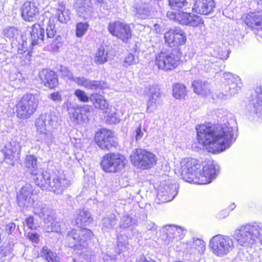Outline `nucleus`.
<instances>
[{"instance_id": "nucleus-54", "label": "nucleus", "mask_w": 262, "mask_h": 262, "mask_svg": "<svg viewBox=\"0 0 262 262\" xmlns=\"http://www.w3.org/2000/svg\"><path fill=\"white\" fill-rule=\"evenodd\" d=\"M186 0H169V5L171 9L182 8L186 3Z\"/></svg>"}, {"instance_id": "nucleus-52", "label": "nucleus", "mask_w": 262, "mask_h": 262, "mask_svg": "<svg viewBox=\"0 0 262 262\" xmlns=\"http://www.w3.org/2000/svg\"><path fill=\"white\" fill-rule=\"evenodd\" d=\"M74 95L81 102H88L89 101V98L85 92L80 89L76 90L74 92Z\"/></svg>"}, {"instance_id": "nucleus-32", "label": "nucleus", "mask_w": 262, "mask_h": 262, "mask_svg": "<svg viewBox=\"0 0 262 262\" xmlns=\"http://www.w3.org/2000/svg\"><path fill=\"white\" fill-rule=\"evenodd\" d=\"M25 166L31 171L33 179L35 182V178L37 177L38 174L40 172H44L42 169H38L37 167V159L33 155H28L26 157L25 160Z\"/></svg>"}, {"instance_id": "nucleus-58", "label": "nucleus", "mask_w": 262, "mask_h": 262, "mask_svg": "<svg viewBox=\"0 0 262 262\" xmlns=\"http://www.w3.org/2000/svg\"><path fill=\"white\" fill-rule=\"evenodd\" d=\"M247 259L249 262H260V259L259 256L257 252H254L251 254H249L247 256Z\"/></svg>"}, {"instance_id": "nucleus-20", "label": "nucleus", "mask_w": 262, "mask_h": 262, "mask_svg": "<svg viewBox=\"0 0 262 262\" xmlns=\"http://www.w3.org/2000/svg\"><path fill=\"white\" fill-rule=\"evenodd\" d=\"M177 189L176 184L161 182L158 189L157 198L162 203L171 201L177 194Z\"/></svg>"}, {"instance_id": "nucleus-53", "label": "nucleus", "mask_w": 262, "mask_h": 262, "mask_svg": "<svg viewBox=\"0 0 262 262\" xmlns=\"http://www.w3.org/2000/svg\"><path fill=\"white\" fill-rule=\"evenodd\" d=\"M59 71L63 77L73 81V78L75 77H73L72 72L67 67L60 66Z\"/></svg>"}, {"instance_id": "nucleus-39", "label": "nucleus", "mask_w": 262, "mask_h": 262, "mask_svg": "<svg viewBox=\"0 0 262 262\" xmlns=\"http://www.w3.org/2000/svg\"><path fill=\"white\" fill-rule=\"evenodd\" d=\"M117 224V220L114 214H110L108 217H105L102 220V229L105 231H108L112 229Z\"/></svg>"}, {"instance_id": "nucleus-21", "label": "nucleus", "mask_w": 262, "mask_h": 262, "mask_svg": "<svg viewBox=\"0 0 262 262\" xmlns=\"http://www.w3.org/2000/svg\"><path fill=\"white\" fill-rule=\"evenodd\" d=\"M164 39L170 47L182 45L186 40L184 32L178 27L170 29L166 32L164 34Z\"/></svg>"}, {"instance_id": "nucleus-18", "label": "nucleus", "mask_w": 262, "mask_h": 262, "mask_svg": "<svg viewBox=\"0 0 262 262\" xmlns=\"http://www.w3.org/2000/svg\"><path fill=\"white\" fill-rule=\"evenodd\" d=\"M252 97L246 106V112L249 115L259 117L262 115V86L256 88Z\"/></svg>"}, {"instance_id": "nucleus-16", "label": "nucleus", "mask_w": 262, "mask_h": 262, "mask_svg": "<svg viewBox=\"0 0 262 262\" xmlns=\"http://www.w3.org/2000/svg\"><path fill=\"white\" fill-rule=\"evenodd\" d=\"M130 26L131 24L115 21L109 23L108 30L113 36L126 42L132 36Z\"/></svg>"}, {"instance_id": "nucleus-59", "label": "nucleus", "mask_w": 262, "mask_h": 262, "mask_svg": "<svg viewBox=\"0 0 262 262\" xmlns=\"http://www.w3.org/2000/svg\"><path fill=\"white\" fill-rule=\"evenodd\" d=\"M48 98L56 103H59L61 100V97L59 92H55L49 95Z\"/></svg>"}, {"instance_id": "nucleus-42", "label": "nucleus", "mask_w": 262, "mask_h": 262, "mask_svg": "<svg viewBox=\"0 0 262 262\" xmlns=\"http://www.w3.org/2000/svg\"><path fill=\"white\" fill-rule=\"evenodd\" d=\"M104 118L106 122L109 124H116L119 123L120 119L117 116L115 110L108 108L105 112Z\"/></svg>"}, {"instance_id": "nucleus-14", "label": "nucleus", "mask_w": 262, "mask_h": 262, "mask_svg": "<svg viewBox=\"0 0 262 262\" xmlns=\"http://www.w3.org/2000/svg\"><path fill=\"white\" fill-rule=\"evenodd\" d=\"M186 230L182 227L174 225H168L163 227L161 239L167 245L171 246L181 240L184 236Z\"/></svg>"}, {"instance_id": "nucleus-29", "label": "nucleus", "mask_w": 262, "mask_h": 262, "mask_svg": "<svg viewBox=\"0 0 262 262\" xmlns=\"http://www.w3.org/2000/svg\"><path fill=\"white\" fill-rule=\"evenodd\" d=\"M20 147L18 145L16 146L10 142L6 145L3 149L5 159L4 161L7 164L13 166L14 164L15 155L19 150Z\"/></svg>"}, {"instance_id": "nucleus-46", "label": "nucleus", "mask_w": 262, "mask_h": 262, "mask_svg": "<svg viewBox=\"0 0 262 262\" xmlns=\"http://www.w3.org/2000/svg\"><path fill=\"white\" fill-rule=\"evenodd\" d=\"M85 115H83L81 113V110L79 108H77L74 110V111L70 115V118L73 121L76 122L78 124H82L84 121V120L86 118H84Z\"/></svg>"}, {"instance_id": "nucleus-62", "label": "nucleus", "mask_w": 262, "mask_h": 262, "mask_svg": "<svg viewBox=\"0 0 262 262\" xmlns=\"http://www.w3.org/2000/svg\"><path fill=\"white\" fill-rule=\"evenodd\" d=\"M178 12L176 13L173 11H168L167 13V16L171 20H176L178 21Z\"/></svg>"}, {"instance_id": "nucleus-26", "label": "nucleus", "mask_w": 262, "mask_h": 262, "mask_svg": "<svg viewBox=\"0 0 262 262\" xmlns=\"http://www.w3.org/2000/svg\"><path fill=\"white\" fill-rule=\"evenodd\" d=\"M223 78L228 80L230 95H234L239 92L243 86V83L238 76L230 72H225L223 74Z\"/></svg>"}, {"instance_id": "nucleus-6", "label": "nucleus", "mask_w": 262, "mask_h": 262, "mask_svg": "<svg viewBox=\"0 0 262 262\" xmlns=\"http://www.w3.org/2000/svg\"><path fill=\"white\" fill-rule=\"evenodd\" d=\"M94 236L93 233L87 228L72 229L66 237V241L69 247L73 248L76 253L81 255L88 251V242Z\"/></svg>"}, {"instance_id": "nucleus-40", "label": "nucleus", "mask_w": 262, "mask_h": 262, "mask_svg": "<svg viewBox=\"0 0 262 262\" xmlns=\"http://www.w3.org/2000/svg\"><path fill=\"white\" fill-rule=\"evenodd\" d=\"M107 52L103 47H100L96 53L95 61L97 64H101L107 61Z\"/></svg>"}, {"instance_id": "nucleus-7", "label": "nucleus", "mask_w": 262, "mask_h": 262, "mask_svg": "<svg viewBox=\"0 0 262 262\" xmlns=\"http://www.w3.org/2000/svg\"><path fill=\"white\" fill-rule=\"evenodd\" d=\"M57 122V117L54 113L48 112L41 114L35 121L37 132L44 135V141L50 146L53 141V130Z\"/></svg>"}, {"instance_id": "nucleus-56", "label": "nucleus", "mask_w": 262, "mask_h": 262, "mask_svg": "<svg viewBox=\"0 0 262 262\" xmlns=\"http://www.w3.org/2000/svg\"><path fill=\"white\" fill-rule=\"evenodd\" d=\"M27 237L33 244H38L39 241V234L33 232H29Z\"/></svg>"}, {"instance_id": "nucleus-38", "label": "nucleus", "mask_w": 262, "mask_h": 262, "mask_svg": "<svg viewBox=\"0 0 262 262\" xmlns=\"http://www.w3.org/2000/svg\"><path fill=\"white\" fill-rule=\"evenodd\" d=\"M173 96L176 99H182L186 95L185 86L181 83H176L173 85Z\"/></svg>"}, {"instance_id": "nucleus-60", "label": "nucleus", "mask_w": 262, "mask_h": 262, "mask_svg": "<svg viewBox=\"0 0 262 262\" xmlns=\"http://www.w3.org/2000/svg\"><path fill=\"white\" fill-rule=\"evenodd\" d=\"M15 224L13 222H11L6 226L5 231L8 234H11L15 230Z\"/></svg>"}, {"instance_id": "nucleus-47", "label": "nucleus", "mask_w": 262, "mask_h": 262, "mask_svg": "<svg viewBox=\"0 0 262 262\" xmlns=\"http://www.w3.org/2000/svg\"><path fill=\"white\" fill-rule=\"evenodd\" d=\"M3 34L5 38L11 40L18 35V30L15 27H8L3 29Z\"/></svg>"}, {"instance_id": "nucleus-3", "label": "nucleus", "mask_w": 262, "mask_h": 262, "mask_svg": "<svg viewBox=\"0 0 262 262\" xmlns=\"http://www.w3.org/2000/svg\"><path fill=\"white\" fill-rule=\"evenodd\" d=\"M262 232V226L257 223H246L239 226L234 231L233 238L237 246L251 247L259 240Z\"/></svg>"}, {"instance_id": "nucleus-24", "label": "nucleus", "mask_w": 262, "mask_h": 262, "mask_svg": "<svg viewBox=\"0 0 262 262\" xmlns=\"http://www.w3.org/2000/svg\"><path fill=\"white\" fill-rule=\"evenodd\" d=\"M215 7L214 0H196L192 11L200 14L208 15L213 12Z\"/></svg>"}, {"instance_id": "nucleus-35", "label": "nucleus", "mask_w": 262, "mask_h": 262, "mask_svg": "<svg viewBox=\"0 0 262 262\" xmlns=\"http://www.w3.org/2000/svg\"><path fill=\"white\" fill-rule=\"evenodd\" d=\"M137 224V220L128 214H123L119 222V227L125 229L133 227Z\"/></svg>"}, {"instance_id": "nucleus-45", "label": "nucleus", "mask_w": 262, "mask_h": 262, "mask_svg": "<svg viewBox=\"0 0 262 262\" xmlns=\"http://www.w3.org/2000/svg\"><path fill=\"white\" fill-rule=\"evenodd\" d=\"M89 24L87 22H79L76 26V36L80 38L87 32Z\"/></svg>"}, {"instance_id": "nucleus-11", "label": "nucleus", "mask_w": 262, "mask_h": 262, "mask_svg": "<svg viewBox=\"0 0 262 262\" xmlns=\"http://www.w3.org/2000/svg\"><path fill=\"white\" fill-rule=\"evenodd\" d=\"M133 164L142 169H148L157 163V158L155 155L141 148L133 150L130 156Z\"/></svg>"}, {"instance_id": "nucleus-28", "label": "nucleus", "mask_w": 262, "mask_h": 262, "mask_svg": "<svg viewBox=\"0 0 262 262\" xmlns=\"http://www.w3.org/2000/svg\"><path fill=\"white\" fill-rule=\"evenodd\" d=\"M40 78L45 86L53 89L58 84V79L55 72L53 71L43 70L40 73Z\"/></svg>"}, {"instance_id": "nucleus-55", "label": "nucleus", "mask_w": 262, "mask_h": 262, "mask_svg": "<svg viewBox=\"0 0 262 262\" xmlns=\"http://www.w3.org/2000/svg\"><path fill=\"white\" fill-rule=\"evenodd\" d=\"M191 13L182 11L178 12V21L182 25H185L188 23V19Z\"/></svg>"}, {"instance_id": "nucleus-34", "label": "nucleus", "mask_w": 262, "mask_h": 262, "mask_svg": "<svg viewBox=\"0 0 262 262\" xmlns=\"http://www.w3.org/2000/svg\"><path fill=\"white\" fill-rule=\"evenodd\" d=\"M193 91L198 95L207 96L210 94L209 84L201 80H194L192 83Z\"/></svg>"}, {"instance_id": "nucleus-4", "label": "nucleus", "mask_w": 262, "mask_h": 262, "mask_svg": "<svg viewBox=\"0 0 262 262\" xmlns=\"http://www.w3.org/2000/svg\"><path fill=\"white\" fill-rule=\"evenodd\" d=\"M35 179V184L42 190L49 189L57 194H61L70 186V181L64 176L50 174L41 171Z\"/></svg>"}, {"instance_id": "nucleus-22", "label": "nucleus", "mask_w": 262, "mask_h": 262, "mask_svg": "<svg viewBox=\"0 0 262 262\" xmlns=\"http://www.w3.org/2000/svg\"><path fill=\"white\" fill-rule=\"evenodd\" d=\"M159 91V88L157 85H150L145 88V92L148 96L147 102V113H152L157 110L160 97Z\"/></svg>"}, {"instance_id": "nucleus-43", "label": "nucleus", "mask_w": 262, "mask_h": 262, "mask_svg": "<svg viewBox=\"0 0 262 262\" xmlns=\"http://www.w3.org/2000/svg\"><path fill=\"white\" fill-rule=\"evenodd\" d=\"M57 15L58 20L61 23L66 24L71 19V13L65 7L62 8L61 9L57 10Z\"/></svg>"}, {"instance_id": "nucleus-49", "label": "nucleus", "mask_w": 262, "mask_h": 262, "mask_svg": "<svg viewBox=\"0 0 262 262\" xmlns=\"http://www.w3.org/2000/svg\"><path fill=\"white\" fill-rule=\"evenodd\" d=\"M139 62L138 57H135L133 54L129 53L124 58L123 66L124 67H128L130 66L135 65Z\"/></svg>"}, {"instance_id": "nucleus-12", "label": "nucleus", "mask_w": 262, "mask_h": 262, "mask_svg": "<svg viewBox=\"0 0 262 262\" xmlns=\"http://www.w3.org/2000/svg\"><path fill=\"white\" fill-rule=\"evenodd\" d=\"M180 57L176 51L172 52H163L156 55L155 64L160 70L165 71H171L179 64Z\"/></svg>"}, {"instance_id": "nucleus-2", "label": "nucleus", "mask_w": 262, "mask_h": 262, "mask_svg": "<svg viewBox=\"0 0 262 262\" xmlns=\"http://www.w3.org/2000/svg\"><path fill=\"white\" fill-rule=\"evenodd\" d=\"M219 171V166L213 161L205 162L203 165L196 159L184 158L176 173L185 181L207 184L214 180Z\"/></svg>"}, {"instance_id": "nucleus-64", "label": "nucleus", "mask_w": 262, "mask_h": 262, "mask_svg": "<svg viewBox=\"0 0 262 262\" xmlns=\"http://www.w3.org/2000/svg\"><path fill=\"white\" fill-rule=\"evenodd\" d=\"M216 97L221 100H224L227 98L228 95L227 94H224L222 93H219L218 94H216Z\"/></svg>"}, {"instance_id": "nucleus-41", "label": "nucleus", "mask_w": 262, "mask_h": 262, "mask_svg": "<svg viewBox=\"0 0 262 262\" xmlns=\"http://www.w3.org/2000/svg\"><path fill=\"white\" fill-rule=\"evenodd\" d=\"M135 15L141 19H146L150 16V12L146 5H142L135 8Z\"/></svg>"}, {"instance_id": "nucleus-57", "label": "nucleus", "mask_w": 262, "mask_h": 262, "mask_svg": "<svg viewBox=\"0 0 262 262\" xmlns=\"http://www.w3.org/2000/svg\"><path fill=\"white\" fill-rule=\"evenodd\" d=\"M25 225L31 230L36 229V225L34 223V217L33 216H29L25 219Z\"/></svg>"}, {"instance_id": "nucleus-51", "label": "nucleus", "mask_w": 262, "mask_h": 262, "mask_svg": "<svg viewBox=\"0 0 262 262\" xmlns=\"http://www.w3.org/2000/svg\"><path fill=\"white\" fill-rule=\"evenodd\" d=\"M56 32L53 20L50 19L46 28V35L48 38H52Z\"/></svg>"}, {"instance_id": "nucleus-9", "label": "nucleus", "mask_w": 262, "mask_h": 262, "mask_svg": "<svg viewBox=\"0 0 262 262\" xmlns=\"http://www.w3.org/2000/svg\"><path fill=\"white\" fill-rule=\"evenodd\" d=\"M38 100L36 95L26 93L16 100L15 104L17 116L19 119L29 118L36 110Z\"/></svg>"}, {"instance_id": "nucleus-10", "label": "nucleus", "mask_w": 262, "mask_h": 262, "mask_svg": "<svg viewBox=\"0 0 262 262\" xmlns=\"http://www.w3.org/2000/svg\"><path fill=\"white\" fill-rule=\"evenodd\" d=\"M33 212L35 214L42 218L45 224V229L47 232L60 231V226L58 222L55 221V214L49 207L42 203H37L33 206Z\"/></svg>"}, {"instance_id": "nucleus-37", "label": "nucleus", "mask_w": 262, "mask_h": 262, "mask_svg": "<svg viewBox=\"0 0 262 262\" xmlns=\"http://www.w3.org/2000/svg\"><path fill=\"white\" fill-rule=\"evenodd\" d=\"M92 100L96 108L101 110H106L108 108V104L103 96L95 94L92 95Z\"/></svg>"}, {"instance_id": "nucleus-30", "label": "nucleus", "mask_w": 262, "mask_h": 262, "mask_svg": "<svg viewBox=\"0 0 262 262\" xmlns=\"http://www.w3.org/2000/svg\"><path fill=\"white\" fill-rule=\"evenodd\" d=\"M75 220L76 225L79 227L87 226L93 221L91 214L84 209H79L76 211Z\"/></svg>"}, {"instance_id": "nucleus-44", "label": "nucleus", "mask_w": 262, "mask_h": 262, "mask_svg": "<svg viewBox=\"0 0 262 262\" xmlns=\"http://www.w3.org/2000/svg\"><path fill=\"white\" fill-rule=\"evenodd\" d=\"M21 42H19L18 47V52L19 54H23L24 53L28 51L29 49H31V47L34 46L31 45L30 39L28 41L27 38L25 36H21Z\"/></svg>"}, {"instance_id": "nucleus-50", "label": "nucleus", "mask_w": 262, "mask_h": 262, "mask_svg": "<svg viewBox=\"0 0 262 262\" xmlns=\"http://www.w3.org/2000/svg\"><path fill=\"white\" fill-rule=\"evenodd\" d=\"M143 229L145 232H149L150 233L155 234L157 232L158 226L154 222L147 221L144 224Z\"/></svg>"}, {"instance_id": "nucleus-48", "label": "nucleus", "mask_w": 262, "mask_h": 262, "mask_svg": "<svg viewBox=\"0 0 262 262\" xmlns=\"http://www.w3.org/2000/svg\"><path fill=\"white\" fill-rule=\"evenodd\" d=\"M188 23L185 25L191 27H198L203 23L202 18L201 16L196 15L194 14H191L188 19Z\"/></svg>"}, {"instance_id": "nucleus-36", "label": "nucleus", "mask_w": 262, "mask_h": 262, "mask_svg": "<svg viewBox=\"0 0 262 262\" xmlns=\"http://www.w3.org/2000/svg\"><path fill=\"white\" fill-rule=\"evenodd\" d=\"M40 255L46 259L48 262H60V258L57 254L51 251L47 247H42L40 251Z\"/></svg>"}, {"instance_id": "nucleus-17", "label": "nucleus", "mask_w": 262, "mask_h": 262, "mask_svg": "<svg viewBox=\"0 0 262 262\" xmlns=\"http://www.w3.org/2000/svg\"><path fill=\"white\" fill-rule=\"evenodd\" d=\"M243 19L248 27L257 30V39L262 42V10L249 13L243 16Z\"/></svg>"}, {"instance_id": "nucleus-23", "label": "nucleus", "mask_w": 262, "mask_h": 262, "mask_svg": "<svg viewBox=\"0 0 262 262\" xmlns=\"http://www.w3.org/2000/svg\"><path fill=\"white\" fill-rule=\"evenodd\" d=\"M21 15L25 21H33L36 19L39 9L33 2L26 1L20 8Z\"/></svg>"}, {"instance_id": "nucleus-5", "label": "nucleus", "mask_w": 262, "mask_h": 262, "mask_svg": "<svg viewBox=\"0 0 262 262\" xmlns=\"http://www.w3.org/2000/svg\"><path fill=\"white\" fill-rule=\"evenodd\" d=\"M229 53L226 50H223L219 46L213 45L207 49L205 54L197 57L200 66H203L204 70L208 72L217 73L221 69L219 61L227 59Z\"/></svg>"}, {"instance_id": "nucleus-1", "label": "nucleus", "mask_w": 262, "mask_h": 262, "mask_svg": "<svg viewBox=\"0 0 262 262\" xmlns=\"http://www.w3.org/2000/svg\"><path fill=\"white\" fill-rule=\"evenodd\" d=\"M197 139L207 150L217 154L229 149L237 136V128L227 122L214 126L202 124L196 127Z\"/></svg>"}, {"instance_id": "nucleus-13", "label": "nucleus", "mask_w": 262, "mask_h": 262, "mask_svg": "<svg viewBox=\"0 0 262 262\" xmlns=\"http://www.w3.org/2000/svg\"><path fill=\"white\" fill-rule=\"evenodd\" d=\"M124 157L118 154H107L101 163L102 169L107 172H117L124 167Z\"/></svg>"}, {"instance_id": "nucleus-63", "label": "nucleus", "mask_w": 262, "mask_h": 262, "mask_svg": "<svg viewBox=\"0 0 262 262\" xmlns=\"http://www.w3.org/2000/svg\"><path fill=\"white\" fill-rule=\"evenodd\" d=\"M7 253V250L3 247H0V262H3L5 260V257Z\"/></svg>"}, {"instance_id": "nucleus-19", "label": "nucleus", "mask_w": 262, "mask_h": 262, "mask_svg": "<svg viewBox=\"0 0 262 262\" xmlns=\"http://www.w3.org/2000/svg\"><path fill=\"white\" fill-rule=\"evenodd\" d=\"M95 141L102 149L110 150L116 144L113 133L105 128L101 129L96 133Z\"/></svg>"}, {"instance_id": "nucleus-15", "label": "nucleus", "mask_w": 262, "mask_h": 262, "mask_svg": "<svg viewBox=\"0 0 262 262\" xmlns=\"http://www.w3.org/2000/svg\"><path fill=\"white\" fill-rule=\"evenodd\" d=\"M37 192L33 186L28 183L23 186L16 193L17 203L19 207L28 208L33 205L34 203V197Z\"/></svg>"}, {"instance_id": "nucleus-25", "label": "nucleus", "mask_w": 262, "mask_h": 262, "mask_svg": "<svg viewBox=\"0 0 262 262\" xmlns=\"http://www.w3.org/2000/svg\"><path fill=\"white\" fill-rule=\"evenodd\" d=\"M185 249L187 253L198 257L205 251V243L200 238H193L191 243L185 245Z\"/></svg>"}, {"instance_id": "nucleus-31", "label": "nucleus", "mask_w": 262, "mask_h": 262, "mask_svg": "<svg viewBox=\"0 0 262 262\" xmlns=\"http://www.w3.org/2000/svg\"><path fill=\"white\" fill-rule=\"evenodd\" d=\"M73 81L76 83L79 86H83L85 88L90 90H97L104 88L101 85V82L100 81L91 80L83 77H76L73 78Z\"/></svg>"}, {"instance_id": "nucleus-33", "label": "nucleus", "mask_w": 262, "mask_h": 262, "mask_svg": "<svg viewBox=\"0 0 262 262\" xmlns=\"http://www.w3.org/2000/svg\"><path fill=\"white\" fill-rule=\"evenodd\" d=\"M74 7L80 17L87 19L91 16V9L87 0H76Z\"/></svg>"}, {"instance_id": "nucleus-61", "label": "nucleus", "mask_w": 262, "mask_h": 262, "mask_svg": "<svg viewBox=\"0 0 262 262\" xmlns=\"http://www.w3.org/2000/svg\"><path fill=\"white\" fill-rule=\"evenodd\" d=\"M141 127V125H139V126L136 130V140L137 141L141 140L144 135Z\"/></svg>"}, {"instance_id": "nucleus-27", "label": "nucleus", "mask_w": 262, "mask_h": 262, "mask_svg": "<svg viewBox=\"0 0 262 262\" xmlns=\"http://www.w3.org/2000/svg\"><path fill=\"white\" fill-rule=\"evenodd\" d=\"M45 31L38 24L32 26L30 31V41L32 46L41 45L45 39Z\"/></svg>"}, {"instance_id": "nucleus-8", "label": "nucleus", "mask_w": 262, "mask_h": 262, "mask_svg": "<svg viewBox=\"0 0 262 262\" xmlns=\"http://www.w3.org/2000/svg\"><path fill=\"white\" fill-rule=\"evenodd\" d=\"M209 247L214 255L222 257L232 252L235 245L231 236L219 234L210 238Z\"/></svg>"}]
</instances>
